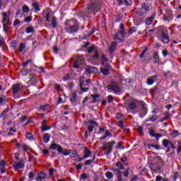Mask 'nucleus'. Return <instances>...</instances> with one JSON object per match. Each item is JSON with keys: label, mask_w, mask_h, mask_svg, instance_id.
Segmentation results:
<instances>
[{"label": "nucleus", "mask_w": 181, "mask_h": 181, "mask_svg": "<svg viewBox=\"0 0 181 181\" xmlns=\"http://www.w3.org/2000/svg\"><path fill=\"white\" fill-rule=\"evenodd\" d=\"M51 151H57L58 153L63 155L64 156H69L71 155V158H76L78 156V153L76 150H69V152L63 151V147L56 143L52 144L49 146Z\"/></svg>", "instance_id": "f257e3e1"}, {"label": "nucleus", "mask_w": 181, "mask_h": 181, "mask_svg": "<svg viewBox=\"0 0 181 181\" xmlns=\"http://www.w3.org/2000/svg\"><path fill=\"white\" fill-rule=\"evenodd\" d=\"M101 4L100 2H91L88 5V13H97L102 11Z\"/></svg>", "instance_id": "f03ea898"}, {"label": "nucleus", "mask_w": 181, "mask_h": 181, "mask_svg": "<svg viewBox=\"0 0 181 181\" xmlns=\"http://www.w3.org/2000/svg\"><path fill=\"white\" fill-rule=\"evenodd\" d=\"M163 29L160 30V40L162 43L165 45H168L169 42H170V39H169V30L167 28L162 27Z\"/></svg>", "instance_id": "7ed1b4c3"}, {"label": "nucleus", "mask_w": 181, "mask_h": 181, "mask_svg": "<svg viewBox=\"0 0 181 181\" xmlns=\"http://www.w3.org/2000/svg\"><path fill=\"white\" fill-rule=\"evenodd\" d=\"M107 90L114 91L115 94H119L121 89L119 88V83L117 81H111L107 86Z\"/></svg>", "instance_id": "20e7f679"}, {"label": "nucleus", "mask_w": 181, "mask_h": 181, "mask_svg": "<svg viewBox=\"0 0 181 181\" xmlns=\"http://www.w3.org/2000/svg\"><path fill=\"white\" fill-rule=\"evenodd\" d=\"M138 104L141 105V111L139 114L140 118H144L146 114H148V107H146V104H145V102L144 100H136Z\"/></svg>", "instance_id": "39448f33"}, {"label": "nucleus", "mask_w": 181, "mask_h": 181, "mask_svg": "<svg viewBox=\"0 0 181 181\" xmlns=\"http://www.w3.org/2000/svg\"><path fill=\"white\" fill-rule=\"evenodd\" d=\"M66 33L69 35H73V33H77L80 30V26L78 25H69L65 28Z\"/></svg>", "instance_id": "423d86ee"}, {"label": "nucleus", "mask_w": 181, "mask_h": 181, "mask_svg": "<svg viewBox=\"0 0 181 181\" xmlns=\"http://www.w3.org/2000/svg\"><path fill=\"white\" fill-rule=\"evenodd\" d=\"M115 144H117V142H115V141L103 143V145H105V146L108 145L107 146L108 150L107 151H105V155L106 156H108V155H110V153H111V152H112V148L114 147Z\"/></svg>", "instance_id": "0eeeda50"}, {"label": "nucleus", "mask_w": 181, "mask_h": 181, "mask_svg": "<svg viewBox=\"0 0 181 181\" xmlns=\"http://www.w3.org/2000/svg\"><path fill=\"white\" fill-rule=\"evenodd\" d=\"M148 134L151 138H156V141H159V139L163 136L162 134L156 133V132H155L152 128L149 129Z\"/></svg>", "instance_id": "6e6552de"}, {"label": "nucleus", "mask_w": 181, "mask_h": 181, "mask_svg": "<svg viewBox=\"0 0 181 181\" xmlns=\"http://www.w3.org/2000/svg\"><path fill=\"white\" fill-rule=\"evenodd\" d=\"M110 71H111V65L108 63H106L105 68H100V73L103 76H110Z\"/></svg>", "instance_id": "1a4fd4ad"}, {"label": "nucleus", "mask_w": 181, "mask_h": 181, "mask_svg": "<svg viewBox=\"0 0 181 181\" xmlns=\"http://www.w3.org/2000/svg\"><path fill=\"white\" fill-rule=\"evenodd\" d=\"M119 35L125 36V35H127L125 30H121L115 35V40H119V43H122V42H124V38H119Z\"/></svg>", "instance_id": "9d476101"}, {"label": "nucleus", "mask_w": 181, "mask_h": 181, "mask_svg": "<svg viewBox=\"0 0 181 181\" xmlns=\"http://www.w3.org/2000/svg\"><path fill=\"white\" fill-rule=\"evenodd\" d=\"M28 78L30 79L29 81L31 84H36L38 81L37 75H36V74H30Z\"/></svg>", "instance_id": "9b49d317"}, {"label": "nucleus", "mask_w": 181, "mask_h": 181, "mask_svg": "<svg viewBox=\"0 0 181 181\" xmlns=\"http://www.w3.org/2000/svg\"><path fill=\"white\" fill-rule=\"evenodd\" d=\"M83 78V76H81L79 78V88H80V90H81L82 93H87L88 90H90V88L83 87V83H84V80Z\"/></svg>", "instance_id": "f8f14e48"}, {"label": "nucleus", "mask_w": 181, "mask_h": 181, "mask_svg": "<svg viewBox=\"0 0 181 181\" xmlns=\"http://www.w3.org/2000/svg\"><path fill=\"white\" fill-rule=\"evenodd\" d=\"M140 11H144V12H149L151 11V8L149 7V4L148 3H143L141 4V7L139 8Z\"/></svg>", "instance_id": "ddd939ff"}, {"label": "nucleus", "mask_w": 181, "mask_h": 181, "mask_svg": "<svg viewBox=\"0 0 181 181\" xmlns=\"http://www.w3.org/2000/svg\"><path fill=\"white\" fill-rule=\"evenodd\" d=\"M113 172H115L116 173H117V181H125V180H122V173L119 169L114 168Z\"/></svg>", "instance_id": "4468645a"}, {"label": "nucleus", "mask_w": 181, "mask_h": 181, "mask_svg": "<svg viewBox=\"0 0 181 181\" xmlns=\"http://www.w3.org/2000/svg\"><path fill=\"white\" fill-rule=\"evenodd\" d=\"M83 59L81 57H77L76 60L74 62V69H80V64H82Z\"/></svg>", "instance_id": "2eb2a0df"}, {"label": "nucleus", "mask_w": 181, "mask_h": 181, "mask_svg": "<svg viewBox=\"0 0 181 181\" xmlns=\"http://www.w3.org/2000/svg\"><path fill=\"white\" fill-rule=\"evenodd\" d=\"M97 70H98L97 67L91 66L90 65H88L85 72L88 73V74H93V73H94V71H97Z\"/></svg>", "instance_id": "dca6fc26"}, {"label": "nucleus", "mask_w": 181, "mask_h": 181, "mask_svg": "<svg viewBox=\"0 0 181 181\" xmlns=\"http://www.w3.org/2000/svg\"><path fill=\"white\" fill-rule=\"evenodd\" d=\"M13 94H18L21 91V85L19 83H16L13 85Z\"/></svg>", "instance_id": "f3484780"}, {"label": "nucleus", "mask_w": 181, "mask_h": 181, "mask_svg": "<svg viewBox=\"0 0 181 181\" xmlns=\"http://www.w3.org/2000/svg\"><path fill=\"white\" fill-rule=\"evenodd\" d=\"M92 98H93V100L91 102V104H97L98 101H100V94H92L90 95Z\"/></svg>", "instance_id": "a211bd4d"}, {"label": "nucleus", "mask_w": 181, "mask_h": 181, "mask_svg": "<svg viewBox=\"0 0 181 181\" xmlns=\"http://www.w3.org/2000/svg\"><path fill=\"white\" fill-rule=\"evenodd\" d=\"M37 175L38 176L36 178L37 181H42V179H46V173L45 171H40Z\"/></svg>", "instance_id": "6ab92c4d"}, {"label": "nucleus", "mask_w": 181, "mask_h": 181, "mask_svg": "<svg viewBox=\"0 0 181 181\" xmlns=\"http://www.w3.org/2000/svg\"><path fill=\"white\" fill-rule=\"evenodd\" d=\"M153 59H154L153 61L154 64H159L160 62V59L159 58V54L158 53V52H154Z\"/></svg>", "instance_id": "aec40b11"}, {"label": "nucleus", "mask_w": 181, "mask_h": 181, "mask_svg": "<svg viewBox=\"0 0 181 181\" xmlns=\"http://www.w3.org/2000/svg\"><path fill=\"white\" fill-rule=\"evenodd\" d=\"M83 153V159H87L88 158H90V156H91V151H90V149H88V148L87 147L84 148Z\"/></svg>", "instance_id": "412c9836"}, {"label": "nucleus", "mask_w": 181, "mask_h": 181, "mask_svg": "<svg viewBox=\"0 0 181 181\" xmlns=\"http://www.w3.org/2000/svg\"><path fill=\"white\" fill-rule=\"evenodd\" d=\"M167 18H168V22L173 21V10H166Z\"/></svg>", "instance_id": "4be33fe9"}, {"label": "nucleus", "mask_w": 181, "mask_h": 181, "mask_svg": "<svg viewBox=\"0 0 181 181\" xmlns=\"http://www.w3.org/2000/svg\"><path fill=\"white\" fill-rule=\"evenodd\" d=\"M154 19H155V16L153 15L146 18L145 20L146 25H148V26H149L150 25H152V22H153Z\"/></svg>", "instance_id": "5701e85b"}, {"label": "nucleus", "mask_w": 181, "mask_h": 181, "mask_svg": "<svg viewBox=\"0 0 181 181\" xmlns=\"http://www.w3.org/2000/svg\"><path fill=\"white\" fill-rule=\"evenodd\" d=\"M49 107H50V105H49L48 104L41 105L39 107L38 111L39 112H45V111H47L49 110Z\"/></svg>", "instance_id": "b1692460"}, {"label": "nucleus", "mask_w": 181, "mask_h": 181, "mask_svg": "<svg viewBox=\"0 0 181 181\" xmlns=\"http://www.w3.org/2000/svg\"><path fill=\"white\" fill-rule=\"evenodd\" d=\"M172 141L170 139H165L162 141V145L163 148H169V145H170Z\"/></svg>", "instance_id": "393cba45"}, {"label": "nucleus", "mask_w": 181, "mask_h": 181, "mask_svg": "<svg viewBox=\"0 0 181 181\" xmlns=\"http://www.w3.org/2000/svg\"><path fill=\"white\" fill-rule=\"evenodd\" d=\"M13 168L16 170H18V169H23V168H25V164L23 163L19 162V163H15L13 165Z\"/></svg>", "instance_id": "a878e982"}, {"label": "nucleus", "mask_w": 181, "mask_h": 181, "mask_svg": "<svg viewBox=\"0 0 181 181\" xmlns=\"http://www.w3.org/2000/svg\"><path fill=\"white\" fill-rule=\"evenodd\" d=\"M50 25L52 26L53 29H56L57 28V18L56 16L52 17Z\"/></svg>", "instance_id": "bb28decb"}, {"label": "nucleus", "mask_w": 181, "mask_h": 181, "mask_svg": "<svg viewBox=\"0 0 181 181\" xmlns=\"http://www.w3.org/2000/svg\"><path fill=\"white\" fill-rule=\"evenodd\" d=\"M76 101H77V92L74 91L72 93V97L70 98V102L71 103V104H74V103H76Z\"/></svg>", "instance_id": "cd10ccee"}, {"label": "nucleus", "mask_w": 181, "mask_h": 181, "mask_svg": "<svg viewBox=\"0 0 181 181\" xmlns=\"http://www.w3.org/2000/svg\"><path fill=\"white\" fill-rule=\"evenodd\" d=\"M42 141L45 142V144H48V142L50 141V135H49L47 133L44 134Z\"/></svg>", "instance_id": "c85d7f7f"}, {"label": "nucleus", "mask_w": 181, "mask_h": 181, "mask_svg": "<svg viewBox=\"0 0 181 181\" xmlns=\"http://www.w3.org/2000/svg\"><path fill=\"white\" fill-rule=\"evenodd\" d=\"M52 129V126L44 125L41 127V132H46L47 131H50Z\"/></svg>", "instance_id": "c756f323"}, {"label": "nucleus", "mask_w": 181, "mask_h": 181, "mask_svg": "<svg viewBox=\"0 0 181 181\" xmlns=\"http://www.w3.org/2000/svg\"><path fill=\"white\" fill-rule=\"evenodd\" d=\"M33 6L35 8V12H40V7L39 6V3L37 1L34 2Z\"/></svg>", "instance_id": "7c9ffc66"}, {"label": "nucleus", "mask_w": 181, "mask_h": 181, "mask_svg": "<svg viewBox=\"0 0 181 181\" xmlns=\"http://www.w3.org/2000/svg\"><path fill=\"white\" fill-rule=\"evenodd\" d=\"M157 119H158V116L156 115H153L151 117H150L149 119H147L146 120V122H149L150 121L151 122H156Z\"/></svg>", "instance_id": "2f4dec72"}, {"label": "nucleus", "mask_w": 181, "mask_h": 181, "mask_svg": "<svg viewBox=\"0 0 181 181\" xmlns=\"http://www.w3.org/2000/svg\"><path fill=\"white\" fill-rule=\"evenodd\" d=\"M95 160V154H94L92 160H86L85 161V166H90V165H91L92 162H94Z\"/></svg>", "instance_id": "473e14b6"}, {"label": "nucleus", "mask_w": 181, "mask_h": 181, "mask_svg": "<svg viewBox=\"0 0 181 181\" xmlns=\"http://www.w3.org/2000/svg\"><path fill=\"white\" fill-rule=\"evenodd\" d=\"M25 138L28 139V141H35V137H33V134L32 133L28 132L25 134Z\"/></svg>", "instance_id": "72a5a7b5"}, {"label": "nucleus", "mask_w": 181, "mask_h": 181, "mask_svg": "<svg viewBox=\"0 0 181 181\" xmlns=\"http://www.w3.org/2000/svg\"><path fill=\"white\" fill-rule=\"evenodd\" d=\"M26 33H35V28H33V26H28L26 28Z\"/></svg>", "instance_id": "f704fd0d"}, {"label": "nucleus", "mask_w": 181, "mask_h": 181, "mask_svg": "<svg viewBox=\"0 0 181 181\" xmlns=\"http://www.w3.org/2000/svg\"><path fill=\"white\" fill-rule=\"evenodd\" d=\"M148 149H151V148H155L156 151H159L160 149V146L159 145L156 144H147Z\"/></svg>", "instance_id": "c9c22d12"}, {"label": "nucleus", "mask_w": 181, "mask_h": 181, "mask_svg": "<svg viewBox=\"0 0 181 181\" xmlns=\"http://www.w3.org/2000/svg\"><path fill=\"white\" fill-rule=\"evenodd\" d=\"M171 135L173 138H177V136H179V135H180V132H179V131H177V130H173Z\"/></svg>", "instance_id": "e433bc0d"}, {"label": "nucleus", "mask_w": 181, "mask_h": 181, "mask_svg": "<svg viewBox=\"0 0 181 181\" xmlns=\"http://www.w3.org/2000/svg\"><path fill=\"white\" fill-rule=\"evenodd\" d=\"M26 48V45L23 42L20 44V46L18 47V50L21 53H22V52H23L24 49Z\"/></svg>", "instance_id": "4c0bfd02"}, {"label": "nucleus", "mask_w": 181, "mask_h": 181, "mask_svg": "<svg viewBox=\"0 0 181 181\" xmlns=\"http://www.w3.org/2000/svg\"><path fill=\"white\" fill-rule=\"evenodd\" d=\"M116 166L119 170H124V169H125L124 165H122L119 161L116 163Z\"/></svg>", "instance_id": "58836bf2"}, {"label": "nucleus", "mask_w": 181, "mask_h": 181, "mask_svg": "<svg viewBox=\"0 0 181 181\" xmlns=\"http://www.w3.org/2000/svg\"><path fill=\"white\" fill-rule=\"evenodd\" d=\"M22 10H23V13H28V12H29V11H30V8H29V6H28L26 5H23Z\"/></svg>", "instance_id": "ea45409f"}, {"label": "nucleus", "mask_w": 181, "mask_h": 181, "mask_svg": "<svg viewBox=\"0 0 181 181\" xmlns=\"http://www.w3.org/2000/svg\"><path fill=\"white\" fill-rule=\"evenodd\" d=\"M105 176L107 179H112V177H114V174L112 172L107 171L105 173Z\"/></svg>", "instance_id": "a19ab883"}, {"label": "nucleus", "mask_w": 181, "mask_h": 181, "mask_svg": "<svg viewBox=\"0 0 181 181\" xmlns=\"http://www.w3.org/2000/svg\"><path fill=\"white\" fill-rule=\"evenodd\" d=\"M138 30V28L136 27H131L129 30V34L132 35V33H135Z\"/></svg>", "instance_id": "79ce46f5"}, {"label": "nucleus", "mask_w": 181, "mask_h": 181, "mask_svg": "<svg viewBox=\"0 0 181 181\" xmlns=\"http://www.w3.org/2000/svg\"><path fill=\"white\" fill-rule=\"evenodd\" d=\"M129 107L130 110H135L136 108V103L132 102L129 104Z\"/></svg>", "instance_id": "37998d69"}, {"label": "nucleus", "mask_w": 181, "mask_h": 181, "mask_svg": "<svg viewBox=\"0 0 181 181\" xmlns=\"http://www.w3.org/2000/svg\"><path fill=\"white\" fill-rule=\"evenodd\" d=\"M8 112H9V109L6 108V110H4L1 114V118H5V117H6V114H8Z\"/></svg>", "instance_id": "c03bdc74"}, {"label": "nucleus", "mask_w": 181, "mask_h": 181, "mask_svg": "<svg viewBox=\"0 0 181 181\" xmlns=\"http://www.w3.org/2000/svg\"><path fill=\"white\" fill-rule=\"evenodd\" d=\"M136 15H138L139 16H141L143 18H145V16H146V13H145V12L141 11H136Z\"/></svg>", "instance_id": "a18cd8bd"}, {"label": "nucleus", "mask_w": 181, "mask_h": 181, "mask_svg": "<svg viewBox=\"0 0 181 181\" xmlns=\"http://www.w3.org/2000/svg\"><path fill=\"white\" fill-rule=\"evenodd\" d=\"M87 178H88V176H87V173H86L81 174L79 177L80 180H81V179L82 180H87Z\"/></svg>", "instance_id": "49530a36"}, {"label": "nucleus", "mask_w": 181, "mask_h": 181, "mask_svg": "<svg viewBox=\"0 0 181 181\" xmlns=\"http://www.w3.org/2000/svg\"><path fill=\"white\" fill-rule=\"evenodd\" d=\"M98 57H100V54L98 53V51L95 50V54L93 56V60H98Z\"/></svg>", "instance_id": "de8ad7c7"}, {"label": "nucleus", "mask_w": 181, "mask_h": 181, "mask_svg": "<svg viewBox=\"0 0 181 181\" xmlns=\"http://www.w3.org/2000/svg\"><path fill=\"white\" fill-rule=\"evenodd\" d=\"M160 180L168 181V178H163L162 176H160V175H157V176L156 177V181H160Z\"/></svg>", "instance_id": "09e8293b"}, {"label": "nucleus", "mask_w": 181, "mask_h": 181, "mask_svg": "<svg viewBox=\"0 0 181 181\" xmlns=\"http://www.w3.org/2000/svg\"><path fill=\"white\" fill-rule=\"evenodd\" d=\"M153 83H155V80L151 79V78L147 79L146 84L148 86H152Z\"/></svg>", "instance_id": "8fccbe9b"}, {"label": "nucleus", "mask_w": 181, "mask_h": 181, "mask_svg": "<svg viewBox=\"0 0 181 181\" xmlns=\"http://www.w3.org/2000/svg\"><path fill=\"white\" fill-rule=\"evenodd\" d=\"M32 62H33V60L32 59L27 60L25 62L22 64L23 67H26V66H28V64H29V63H32Z\"/></svg>", "instance_id": "3c124183"}, {"label": "nucleus", "mask_w": 181, "mask_h": 181, "mask_svg": "<svg viewBox=\"0 0 181 181\" xmlns=\"http://www.w3.org/2000/svg\"><path fill=\"white\" fill-rule=\"evenodd\" d=\"M21 24V21L19 19H16L13 23L14 28H18V25Z\"/></svg>", "instance_id": "603ef678"}, {"label": "nucleus", "mask_w": 181, "mask_h": 181, "mask_svg": "<svg viewBox=\"0 0 181 181\" xmlns=\"http://www.w3.org/2000/svg\"><path fill=\"white\" fill-rule=\"evenodd\" d=\"M23 149L24 152H28V151L30 149V147H29V146H28L27 144H23Z\"/></svg>", "instance_id": "864d4df0"}, {"label": "nucleus", "mask_w": 181, "mask_h": 181, "mask_svg": "<svg viewBox=\"0 0 181 181\" xmlns=\"http://www.w3.org/2000/svg\"><path fill=\"white\" fill-rule=\"evenodd\" d=\"M118 127L121 128V129H124L125 126H124V122H122L121 120L119 121Z\"/></svg>", "instance_id": "5fc2aeb1"}, {"label": "nucleus", "mask_w": 181, "mask_h": 181, "mask_svg": "<svg viewBox=\"0 0 181 181\" xmlns=\"http://www.w3.org/2000/svg\"><path fill=\"white\" fill-rule=\"evenodd\" d=\"M177 177H179V173L177 171H176L174 173V176L173 177V181H177Z\"/></svg>", "instance_id": "6e6d98bb"}, {"label": "nucleus", "mask_w": 181, "mask_h": 181, "mask_svg": "<svg viewBox=\"0 0 181 181\" xmlns=\"http://www.w3.org/2000/svg\"><path fill=\"white\" fill-rule=\"evenodd\" d=\"M88 132H90V134H91L93 132V131H94V125L90 124L88 127Z\"/></svg>", "instance_id": "4d7b16f0"}, {"label": "nucleus", "mask_w": 181, "mask_h": 181, "mask_svg": "<svg viewBox=\"0 0 181 181\" xmlns=\"http://www.w3.org/2000/svg\"><path fill=\"white\" fill-rule=\"evenodd\" d=\"M21 73H22L23 77H26V76H28V71L25 69H21Z\"/></svg>", "instance_id": "13d9d810"}, {"label": "nucleus", "mask_w": 181, "mask_h": 181, "mask_svg": "<svg viewBox=\"0 0 181 181\" xmlns=\"http://www.w3.org/2000/svg\"><path fill=\"white\" fill-rule=\"evenodd\" d=\"M141 175H142V176H146V175H148V170L146 168H144L141 171Z\"/></svg>", "instance_id": "bf43d9fd"}, {"label": "nucleus", "mask_w": 181, "mask_h": 181, "mask_svg": "<svg viewBox=\"0 0 181 181\" xmlns=\"http://www.w3.org/2000/svg\"><path fill=\"white\" fill-rule=\"evenodd\" d=\"M24 22H26L27 23H30V22H32V16H30L25 18V19L24 20Z\"/></svg>", "instance_id": "052dcab7"}, {"label": "nucleus", "mask_w": 181, "mask_h": 181, "mask_svg": "<svg viewBox=\"0 0 181 181\" xmlns=\"http://www.w3.org/2000/svg\"><path fill=\"white\" fill-rule=\"evenodd\" d=\"M112 101H114V96L109 95L107 96V103H112Z\"/></svg>", "instance_id": "680f3d73"}, {"label": "nucleus", "mask_w": 181, "mask_h": 181, "mask_svg": "<svg viewBox=\"0 0 181 181\" xmlns=\"http://www.w3.org/2000/svg\"><path fill=\"white\" fill-rule=\"evenodd\" d=\"M29 179L32 181L33 180V177H35V173L33 171H30L28 175Z\"/></svg>", "instance_id": "e2e57ef3"}, {"label": "nucleus", "mask_w": 181, "mask_h": 181, "mask_svg": "<svg viewBox=\"0 0 181 181\" xmlns=\"http://www.w3.org/2000/svg\"><path fill=\"white\" fill-rule=\"evenodd\" d=\"M101 62H108V58L104 54H102Z\"/></svg>", "instance_id": "0e129e2a"}, {"label": "nucleus", "mask_w": 181, "mask_h": 181, "mask_svg": "<svg viewBox=\"0 0 181 181\" xmlns=\"http://www.w3.org/2000/svg\"><path fill=\"white\" fill-rule=\"evenodd\" d=\"M124 4L126 6H131V5H132V1L131 0H124Z\"/></svg>", "instance_id": "69168bd1"}, {"label": "nucleus", "mask_w": 181, "mask_h": 181, "mask_svg": "<svg viewBox=\"0 0 181 181\" xmlns=\"http://www.w3.org/2000/svg\"><path fill=\"white\" fill-rule=\"evenodd\" d=\"M54 172H56V169L54 168H50L49 170V176H53Z\"/></svg>", "instance_id": "338daca9"}, {"label": "nucleus", "mask_w": 181, "mask_h": 181, "mask_svg": "<svg viewBox=\"0 0 181 181\" xmlns=\"http://www.w3.org/2000/svg\"><path fill=\"white\" fill-rule=\"evenodd\" d=\"M94 49H95V47L92 46L88 49V53L91 54L93 52H94Z\"/></svg>", "instance_id": "774afa93"}]
</instances>
